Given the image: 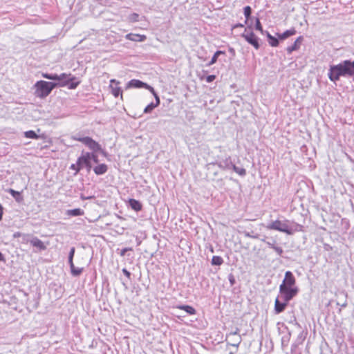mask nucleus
<instances>
[{
	"mask_svg": "<svg viewBox=\"0 0 354 354\" xmlns=\"http://www.w3.org/2000/svg\"><path fill=\"white\" fill-rule=\"evenodd\" d=\"M295 284L296 279L293 274L290 271L286 272L284 279L279 286V292L281 296H286V300H291L297 295L299 288Z\"/></svg>",
	"mask_w": 354,
	"mask_h": 354,
	"instance_id": "nucleus-1",
	"label": "nucleus"
},
{
	"mask_svg": "<svg viewBox=\"0 0 354 354\" xmlns=\"http://www.w3.org/2000/svg\"><path fill=\"white\" fill-rule=\"evenodd\" d=\"M354 75V61L345 60L342 63L330 68L328 77L333 82L339 80L341 76Z\"/></svg>",
	"mask_w": 354,
	"mask_h": 354,
	"instance_id": "nucleus-2",
	"label": "nucleus"
},
{
	"mask_svg": "<svg viewBox=\"0 0 354 354\" xmlns=\"http://www.w3.org/2000/svg\"><path fill=\"white\" fill-rule=\"evenodd\" d=\"M46 78L56 80L57 86L64 87L68 86L70 89H75L80 83V81L74 82L76 79L71 73H62L60 75L46 74Z\"/></svg>",
	"mask_w": 354,
	"mask_h": 354,
	"instance_id": "nucleus-3",
	"label": "nucleus"
},
{
	"mask_svg": "<svg viewBox=\"0 0 354 354\" xmlns=\"http://www.w3.org/2000/svg\"><path fill=\"white\" fill-rule=\"evenodd\" d=\"M73 140L83 143L89 149H91L93 152H98V151H101L100 145L91 137H88V136H86V137L73 136Z\"/></svg>",
	"mask_w": 354,
	"mask_h": 354,
	"instance_id": "nucleus-4",
	"label": "nucleus"
},
{
	"mask_svg": "<svg viewBox=\"0 0 354 354\" xmlns=\"http://www.w3.org/2000/svg\"><path fill=\"white\" fill-rule=\"evenodd\" d=\"M91 153L90 152H82L81 156H79L77 159L79 165L81 169L86 168L87 171H90L92 165H91Z\"/></svg>",
	"mask_w": 354,
	"mask_h": 354,
	"instance_id": "nucleus-5",
	"label": "nucleus"
},
{
	"mask_svg": "<svg viewBox=\"0 0 354 354\" xmlns=\"http://www.w3.org/2000/svg\"><path fill=\"white\" fill-rule=\"evenodd\" d=\"M267 228L269 230H274L279 232H285L288 234H292V231L290 230L288 225L285 223H282L279 220H276L272 222L267 226Z\"/></svg>",
	"mask_w": 354,
	"mask_h": 354,
	"instance_id": "nucleus-6",
	"label": "nucleus"
},
{
	"mask_svg": "<svg viewBox=\"0 0 354 354\" xmlns=\"http://www.w3.org/2000/svg\"><path fill=\"white\" fill-rule=\"evenodd\" d=\"M120 82L115 79L110 80L109 89L111 90V94L115 97H118L120 96V99L123 100L122 91L120 86Z\"/></svg>",
	"mask_w": 354,
	"mask_h": 354,
	"instance_id": "nucleus-7",
	"label": "nucleus"
},
{
	"mask_svg": "<svg viewBox=\"0 0 354 354\" xmlns=\"http://www.w3.org/2000/svg\"><path fill=\"white\" fill-rule=\"evenodd\" d=\"M242 37H243L249 44L253 46L256 49L259 48L258 37L254 35L253 32H248L245 30V31L242 34Z\"/></svg>",
	"mask_w": 354,
	"mask_h": 354,
	"instance_id": "nucleus-8",
	"label": "nucleus"
},
{
	"mask_svg": "<svg viewBox=\"0 0 354 354\" xmlns=\"http://www.w3.org/2000/svg\"><path fill=\"white\" fill-rule=\"evenodd\" d=\"M281 297L283 300V302H281L278 297L275 299V301H274V312L276 314H279V313H282L286 309V306L288 304V302L290 301V300H286V296H281Z\"/></svg>",
	"mask_w": 354,
	"mask_h": 354,
	"instance_id": "nucleus-9",
	"label": "nucleus"
},
{
	"mask_svg": "<svg viewBox=\"0 0 354 354\" xmlns=\"http://www.w3.org/2000/svg\"><path fill=\"white\" fill-rule=\"evenodd\" d=\"M23 236L24 237V240H26L27 242H30V243L33 247L37 248L39 250L44 249V243L38 238L34 236L30 237L29 236H26L24 234L23 235Z\"/></svg>",
	"mask_w": 354,
	"mask_h": 354,
	"instance_id": "nucleus-10",
	"label": "nucleus"
},
{
	"mask_svg": "<svg viewBox=\"0 0 354 354\" xmlns=\"http://www.w3.org/2000/svg\"><path fill=\"white\" fill-rule=\"evenodd\" d=\"M303 41L304 37L302 36H299V37H297L292 46L287 47L286 50L288 53L290 54L293 51L299 50Z\"/></svg>",
	"mask_w": 354,
	"mask_h": 354,
	"instance_id": "nucleus-11",
	"label": "nucleus"
},
{
	"mask_svg": "<svg viewBox=\"0 0 354 354\" xmlns=\"http://www.w3.org/2000/svg\"><path fill=\"white\" fill-rule=\"evenodd\" d=\"M35 86L36 87V95L41 98L44 97V80L37 82Z\"/></svg>",
	"mask_w": 354,
	"mask_h": 354,
	"instance_id": "nucleus-12",
	"label": "nucleus"
},
{
	"mask_svg": "<svg viewBox=\"0 0 354 354\" xmlns=\"http://www.w3.org/2000/svg\"><path fill=\"white\" fill-rule=\"evenodd\" d=\"M126 39L133 41H144L147 37L145 35L129 33L125 36Z\"/></svg>",
	"mask_w": 354,
	"mask_h": 354,
	"instance_id": "nucleus-13",
	"label": "nucleus"
},
{
	"mask_svg": "<svg viewBox=\"0 0 354 354\" xmlns=\"http://www.w3.org/2000/svg\"><path fill=\"white\" fill-rule=\"evenodd\" d=\"M108 171V166L104 163L99 164L93 168V171L96 175H102Z\"/></svg>",
	"mask_w": 354,
	"mask_h": 354,
	"instance_id": "nucleus-14",
	"label": "nucleus"
},
{
	"mask_svg": "<svg viewBox=\"0 0 354 354\" xmlns=\"http://www.w3.org/2000/svg\"><path fill=\"white\" fill-rule=\"evenodd\" d=\"M146 86V83L142 82L139 80H131L127 85V88H144Z\"/></svg>",
	"mask_w": 354,
	"mask_h": 354,
	"instance_id": "nucleus-15",
	"label": "nucleus"
},
{
	"mask_svg": "<svg viewBox=\"0 0 354 354\" xmlns=\"http://www.w3.org/2000/svg\"><path fill=\"white\" fill-rule=\"evenodd\" d=\"M129 206L131 207V208L132 209L135 210L136 212H139V211L142 210V205L138 200L131 198L129 200Z\"/></svg>",
	"mask_w": 354,
	"mask_h": 354,
	"instance_id": "nucleus-16",
	"label": "nucleus"
},
{
	"mask_svg": "<svg viewBox=\"0 0 354 354\" xmlns=\"http://www.w3.org/2000/svg\"><path fill=\"white\" fill-rule=\"evenodd\" d=\"M66 214L70 216H83L84 214V212L80 208H76L73 209H68L66 212Z\"/></svg>",
	"mask_w": 354,
	"mask_h": 354,
	"instance_id": "nucleus-17",
	"label": "nucleus"
},
{
	"mask_svg": "<svg viewBox=\"0 0 354 354\" xmlns=\"http://www.w3.org/2000/svg\"><path fill=\"white\" fill-rule=\"evenodd\" d=\"M177 308L180 309V310H183L186 313H187L189 315H195L196 313L195 308H193L191 306H189V305L178 306H177Z\"/></svg>",
	"mask_w": 354,
	"mask_h": 354,
	"instance_id": "nucleus-18",
	"label": "nucleus"
},
{
	"mask_svg": "<svg viewBox=\"0 0 354 354\" xmlns=\"http://www.w3.org/2000/svg\"><path fill=\"white\" fill-rule=\"evenodd\" d=\"M296 34V30L295 28H292L290 30H288L283 32L282 34L278 35V37L280 39H285L290 36L295 35Z\"/></svg>",
	"mask_w": 354,
	"mask_h": 354,
	"instance_id": "nucleus-19",
	"label": "nucleus"
},
{
	"mask_svg": "<svg viewBox=\"0 0 354 354\" xmlns=\"http://www.w3.org/2000/svg\"><path fill=\"white\" fill-rule=\"evenodd\" d=\"M156 104L151 103L145 107V109H144V112L145 113H151L154 108H156V106H158L159 105L160 98L158 96H156Z\"/></svg>",
	"mask_w": 354,
	"mask_h": 354,
	"instance_id": "nucleus-20",
	"label": "nucleus"
},
{
	"mask_svg": "<svg viewBox=\"0 0 354 354\" xmlns=\"http://www.w3.org/2000/svg\"><path fill=\"white\" fill-rule=\"evenodd\" d=\"M9 192L16 201L19 203L23 201V197L19 192L10 189Z\"/></svg>",
	"mask_w": 354,
	"mask_h": 354,
	"instance_id": "nucleus-21",
	"label": "nucleus"
},
{
	"mask_svg": "<svg viewBox=\"0 0 354 354\" xmlns=\"http://www.w3.org/2000/svg\"><path fill=\"white\" fill-rule=\"evenodd\" d=\"M70 267L71 270V273L73 276H79L83 271L82 268H76L74 263L70 264Z\"/></svg>",
	"mask_w": 354,
	"mask_h": 354,
	"instance_id": "nucleus-22",
	"label": "nucleus"
},
{
	"mask_svg": "<svg viewBox=\"0 0 354 354\" xmlns=\"http://www.w3.org/2000/svg\"><path fill=\"white\" fill-rule=\"evenodd\" d=\"M225 54V52L224 51H222V50H217L214 55H213L211 61L209 62V64H207L208 66H211V65H213L214 64H215L216 62H217V59L218 57V56L220 55H224Z\"/></svg>",
	"mask_w": 354,
	"mask_h": 354,
	"instance_id": "nucleus-23",
	"label": "nucleus"
},
{
	"mask_svg": "<svg viewBox=\"0 0 354 354\" xmlns=\"http://www.w3.org/2000/svg\"><path fill=\"white\" fill-rule=\"evenodd\" d=\"M223 263V259L220 256H213L212 259V264L214 266H221Z\"/></svg>",
	"mask_w": 354,
	"mask_h": 354,
	"instance_id": "nucleus-24",
	"label": "nucleus"
},
{
	"mask_svg": "<svg viewBox=\"0 0 354 354\" xmlns=\"http://www.w3.org/2000/svg\"><path fill=\"white\" fill-rule=\"evenodd\" d=\"M233 170L240 176H244L246 174V171L243 167H238L235 165H232Z\"/></svg>",
	"mask_w": 354,
	"mask_h": 354,
	"instance_id": "nucleus-25",
	"label": "nucleus"
},
{
	"mask_svg": "<svg viewBox=\"0 0 354 354\" xmlns=\"http://www.w3.org/2000/svg\"><path fill=\"white\" fill-rule=\"evenodd\" d=\"M70 169L74 171V175H77L82 169L77 160L76 161V163H73L70 166Z\"/></svg>",
	"mask_w": 354,
	"mask_h": 354,
	"instance_id": "nucleus-26",
	"label": "nucleus"
},
{
	"mask_svg": "<svg viewBox=\"0 0 354 354\" xmlns=\"http://www.w3.org/2000/svg\"><path fill=\"white\" fill-rule=\"evenodd\" d=\"M269 44L271 46L276 47L279 45V41L274 37L268 34Z\"/></svg>",
	"mask_w": 354,
	"mask_h": 354,
	"instance_id": "nucleus-27",
	"label": "nucleus"
},
{
	"mask_svg": "<svg viewBox=\"0 0 354 354\" xmlns=\"http://www.w3.org/2000/svg\"><path fill=\"white\" fill-rule=\"evenodd\" d=\"M24 136L27 138H38L37 133L34 131H32V130L27 131L24 132Z\"/></svg>",
	"mask_w": 354,
	"mask_h": 354,
	"instance_id": "nucleus-28",
	"label": "nucleus"
},
{
	"mask_svg": "<svg viewBox=\"0 0 354 354\" xmlns=\"http://www.w3.org/2000/svg\"><path fill=\"white\" fill-rule=\"evenodd\" d=\"M56 83L53 84L52 82H46V95H48V93L52 91V89L56 86Z\"/></svg>",
	"mask_w": 354,
	"mask_h": 354,
	"instance_id": "nucleus-29",
	"label": "nucleus"
},
{
	"mask_svg": "<svg viewBox=\"0 0 354 354\" xmlns=\"http://www.w3.org/2000/svg\"><path fill=\"white\" fill-rule=\"evenodd\" d=\"M252 10L251 8L248 6L244 8V15L246 18V20H248L251 15Z\"/></svg>",
	"mask_w": 354,
	"mask_h": 354,
	"instance_id": "nucleus-30",
	"label": "nucleus"
},
{
	"mask_svg": "<svg viewBox=\"0 0 354 354\" xmlns=\"http://www.w3.org/2000/svg\"><path fill=\"white\" fill-rule=\"evenodd\" d=\"M74 254H75V248H72L71 249V251H70V253H69V257H68L69 264H73V257H74Z\"/></svg>",
	"mask_w": 354,
	"mask_h": 354,
	"instance_id": "nucleus-31",
	"label": "nucleus"
},
{
	"mask_svg": "<svg viewBox=\"0 0 354 354\" xmlns=\"http://www.w3.org/2000/svg\"><path fill=\"white\" fill-rule=\"evenodd\" d=\"M255 28H256V30H259V32H263V27H262V25L258 18L256 19Z\"/></svg>",
	"mask_w": 354,
	"mask_h": 354,
	"instance_id": "nucleus-32",
	"label": "nucleus"
},
{
	"mask_svg": "<svg viewBox=\"0 0 354 354\" xmlns=\"http://www.w3.org/2000/svg\"><path fill=\"white\" fill-rule=\"evenodd\" d=\"M144 88L150 91L153 94V95L155 96L156 98V96H158L157 95V93L155 92L153 88L151 87V86L148 85L147 84H146V86H145Z\"/></svg>",
	"mask_w": 354,
	"mask_h": 354,
	"instance_id": "nucleus-33",
	"label": "nucleus"
},
{
	"mask_svg": "<svg viewBox=\"0 0 354 354\" xmlns=\"http://www.w3.org/2000/svg\"><path fill=\"white\" fill-rule=\"evenodd\" d=\"M216 79V75H210L206 77L207 82H212Z\"/></svg>",
	"mask_w": 354,
	"mask_h": 354,
	"instance_id": "nucleus-34",
	"label": "nucleus"
},
{
	"mask_svg": "<svg viewBox=\"0 0 354 354\" xmlns=\"http://www.w3.org/2000/svg\"><path fill=\"white\" fill-rule=\"evenodd\" d=\"M95 153L96 152H93V151L92 153H91V156H92L91 160H93L94 162L97 163L98 162V158H97V154Z\"/></svg>",
	"mask_w": 354,
	"mask_h": 354,
	"instance_id": "nucleus-35",
	"label": "nucleus"
},
{
	"mask_svg": "<svg viewBox=\"0 0 354 354\" xmlns=\"http://www.w3.org/2000/svg\"><path fill=\"white\" fill-rule=\"evenodd\" d=\"M131 250H132V248H124V249H122V250H121V252H120V255L123 257V256H124V255H125V254H126V252H127V251H131Z\"/></svg>",
	"mask_w": 354,
	"mask_h": 354,
	"instance_id": "nucleus-36",
	"label": "nucleus"
},
{
	"mask_svg": "<svg viewBox=\"0 0 354 354\" xmlns=\"http://www.w3.org/2000/svg\"><path fill=\"white\" fill-rule=\"evenodd\" d=\"M122 272L124 273V274L128 278V279H130L131 277V272L129 271H128L127 269L124 268L122 270Z\"/></svg>",
	"mask_w": 354,
	"mask_h": 354,
	"instance_id": "nucleus-37",
	"label": "nucleus"
},
{
	"mask_svg": "<svg viewBox=\"0 0 354 354\" xmlns=\"http://www.w3.org/2000/svg\"><path fill=\"white\" fill-rule=\"evenodd\" d=\"M240 343H241V337H239L238 340L236 342L232 343V346L238 347L239 345L240 344Z\"/></svg>",
	"mask_w": 354,
	"mask_h": 354,
	"instance_id": "nucleus-38",
	"label": "nucleus"
},
{
	"mask_svg": "<svg viewBox=\"0 0 354 354\" xmlns=\"http://www.w3.org/2000/svg\"><path fill=\"white\" fill-rule=\"evenodd\" d=\"M238 332H239V329H237L235 332L234 333H230L229 335H228V337L229 336H233V335H238Z\"/></svg>",
	"mask_w": 354,
	"mask_h": 354,
	"instance_id": "nucleus-39",
	"label": "nucleus"
},
{
	"mask_svg": "<svg viewBox=\"0 0 354 354\" xmlns=\"http://www.w3.org/2000/svg\"><path fill=\"white\" fill-rule=\"evenodd\" d=\"M0 261H5V257L1 252H0Z\"/></svg>",
	"mask_w": 354,
	"mask_h": 354,
	"instance_id": "nucleus-40",
	"label": "nucleus"
},
{
	"mask_svg": "<svg viewBox=\"0 0 354 354\" xmlns=\"http://www.w3.org/2000/svg\"><path fill=\"white\" fill-rule=\"evenodd\" d=\"M21 236V234L20 232H15L14 234V237H19Z\"/></svg>",
	"mask_w": 354,
	"mask_h": 354,
	"instance_id": "nucleus-41",
	"label": "nucleus"
},
{
	"mask_svg": "<svg viewBox=\"0 0 354 354\" xmlns=\"http://www.w3.org/2000/svg\"><path fill=\"white\" fill-rule=\"evenodd\" d=\"M342 306H343V307L346 306V303L343 304L342 305Z\"/></svg>",
	"mask_w": 354,
	"mask_h": 354,
	"instance_id": "nucleus-42",
	"label": "nucleus"
},
{
	"mask_svg": "<svg viewBox=\"0 0 354 354\" xmlns=\"http://www.w3.org/2000/svg\"><path fill=\"white\" fill-rule=\"evenodd\" d=\"M241 26V27H243V25H242V24H240V25H239V24H237V26Z\"/></svg>",
	"mask_w": 354,
	"mask_h": 354,
	"instance_id": "nucleus-43",
	"label": "nucleus"
},
{
	"mask_svg": "<svg viewBox=\"0 0 354 354\" xmlns=\"http://www.w3.org/2000/svg\"><path fill=\"white\" fill-rule=\"evenodd\" d=\"M93 198V196H90V197H88V198ZM86 199H88V198H86Z\"/></svg>",
	"mask_w": 354,
	"mask_h": 354,
	"instance_id": "nucleus-44",
	"label": "nucleus"
}]
</instances>
